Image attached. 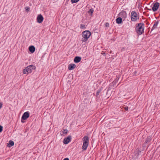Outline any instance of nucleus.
<instances>
[{"mask_svg": "<svg viewBox=\"0 0 160 160\" xmlns=\"http://www.w3.org/2000/svg\"><path fill=\"white\" fill-rule=\"evenodd\" d=\"M144 25L142 23H140L138 24L136 27V32L138 34L141 35L144 32Z\"/></svg>", "mask_w": 160, "mask_h": 160, "instance_id": "obj_1", "label": "nucleus"}, {"mask_svg": "<svg viewBox=\"0 0 160 160\" xmlns=\"http://www.w3.org/2000/svg\"><path fill=\"white\" fill-rule=\"evenodd\" d=\"M91 35V32L89 31H85L82 32V36L83 38L82 39V41L83 42H85L87 41Z\"/></svg>", "mask_w": 160, "mask_h": 160, "instance_id": "obj_2", "label": "nucleus"}, {"mask_svg": "<svg viewBox=\"0 0 160 160\" xmlns=\"http://www.w3.org/2000/svg\"><path fill=\"white\" fill-rule=\"evenodd\" d=\"M35 69V67L33 65H29L25 69L23 70V74H28L31 73L33 70Z\"/></svg>", "mask_w": 160, "mask_h": 160, "instance_id": "obj_3", "label": "nucleus"}, {"mask_svg": "<svg viewBox=\"0 0 160 160\" xmlns=\"http://www.w3.org/2000/svg\"><path fill=\"white\" fill-rule=\"evenodd\" d=\"M131 18L132 21L135 22L139 19V17L136 12L132 11L131 14Z\"/></svg>", "mask_w": 160, "mask_h": 160, "instance_id": "obj_4", "label": "nucleus"}, {"mask_svg": "<svg viewBox=\"0 0 160 160\" xmlns=\"http://www.w3.org/2000/svg\"><path fill=\"white\" fill-rule=\"evenodd\" d=\"M29 116V114L28 112H25L22 115L21 118V122H24V121L23 120H25L28 118Z\"/></svg>", "mask_w": 160, "mask_h": 160, "instance_id": "obj_5", "label": "nucleus"}, {"mask_svg": "<svg viewBox=\"0 0 160 160\" xmlns=\"http://www.w3.org/2000/svg\"><path fill=\"white\" fill-rule=\"evenodd\" d=\"M159 3L158 2H155L153 3V6L152 8V10L153 12L156 11L159 8Z\"/></svg>", "mask_w": 160, "mask_h": 160, "instance_id": "obj_6", "label": "nucleus"}, {"mask_svg": "<svg viewBox=\"0 0 160 160\" xmlns=\"http://www.w3.org/2000/svg\"><path fill=\"white\" fill-rule=\"evenodd\" d=\"M43 20V18L41 14H39L38 15L37 18V22L39 23H42Z\"/></svg>", "mask_w": 160, "mask_h": 160, "instance_id": "obj_7", "label": "nucleus"}, {"mask_svg": "<svg viewBox=\"0 0 160 160\" xmlns=\"http://www.w3.org/2000/svg\"><path fill=\"white\" fill-rule=\"evenodd\" d=\"M71 137L70 136H68L67 138H66L64 139V143L65 144H68L71 141Z\"/></svg>", "mask_w": 160, "mask_h": 160, "instance_id": "obj_8", "label": "nucleus"}, {"mask_svg": "<svg viewBox=\"0 0 160 160\" xmlns=\"http://www.w3.org/2000/svg\"><path fill=\"white\" fill-rule=\"evenodd\" d=\"M83 141V143L88 144L89 143V139L87 136H85L83 137L82 139Z\"/></svg>", "mask_w": 160, "mask_h": 160, "instance_id": "obj_9", "label": "nucleus"}, {"mask_svg": "<svg viewBox=\"0 0 160 160\" xmlns=\"http://www.w3.org/2000/svg\"><path fill=\"white\" fill-rule=\"evenodd\" d=\"M119 15L122 18H126L127 17V13L124 11H122L119 13Z\"/></svg>", "mask_w": 160, "mask_h": 160, "instance_id": "obj_10", "label": "nucleus"}, {"mask_svg": "<svg viewBox=\"0 0 160 160\" xmlns=\"http://www.w3.org/2000/svg\"><path fill=\"white\" fill-rule=\"evenodd\" d=\"M76 66L74 64L71 63L68 65V68L69 70L74 69L76 68Z\"/></svg>", "mask_w": 160, "mask_h": 160, "instance_id": "obj_11", "label": "nucleus"}, {"mask_svg": "<svg viewBox=\"0 0 160 160\" xmlns=\"http://www.w3.org/2000/svg\"><path fill=\"white\" fill-rule=\"evenodd\" d=\"M29 51L31 53L34 52L35 50V48L33 46H31L29 48Z\"/></svg>", "mask_w": 160, "mask_h": 160, "instance_id": "obj_12", "label": "nucleus"}, {"mask_svg": "<svg viewBox=\"0 0 160 160\" xmlns=\"http://www.w3.org/2000/svg\"><path fill=\"white\" fill-rule=\"evenodd\" d=\"M88 145V144L83 143L82 147V149L84 151L86 150L87 149Z\"/></svg>", "mask_w": 160, "mask_h": 160, "instance_id": "obj_13", "label": "nucleus"}, {"mask_svg": "<svg viewBox=\"0 0 160 160\" xmlns=\"http://www.w3.org/2000/svg\"><path fill=\"white\" fill-rule=\"evenodd\" d=\"M158 22H159L158 21H156L155 22V23L153 25V26L152 28V30H154L155 28H157V26L158 24Z\"/></svg>", "mask_w": 160, "mask_h": 160, "instance_id": "obj_14", "label": "nucleus"}, {"mask_svg": "<svg viewBox=\"0 0 160 160\" xmlns=\"http://www.w3.org/2000/svg\"><path fill=\"white\" fill-rule=\"evenodd\" d=\"M116 22L117 23H121L122 22V18L120 17L116 19Z\"/></svg>", "mask_w": 160, "mask_h": 160, "instance_id": "obj_15", "label": "nucleus"}, {"mask_svg": "<svg viewBox=\"0 0 160 160\" xmlns=\"http://www.w3.org/2000/svg\"><path fill=\"white\" fill-rule=\"evenodd\" d=\"M152 139L150 137H148L145 141V142L146 143H148L151 141Z\"/></svg>", "mask_w": 160, "mask_h": 160, "instance_id": "obj_16", "label": "nucleus"}, {"mask_svg": "<svg viewBox=\"0 0 160 160\" xmlns=\"http://www.w3.org/2000/svg\"><path fill=\"white\" fill-rule=\"evenodd\" d=\"M14 144V143L13 141H11V140H10L9 141V142H8V144L9 147H11V146H13Z\"/></svg>", "mask_w": 160, "mask_h": 160, "instance_id": "obj_17", "label": "nucleus"}, {"mask_svg": "<svg viewBox=\"0 0 160 160\" xmlns=\"http://www.w3.org/2000/svg\"><path fill=\"white\" fill-rule=\"evenodd\" d=\"M94 10L92 9H89V10L88 11V14H89L91 15H92V13L93 12Z\"/></svg>", "mask_w": 160, "mask_h": 160, "instance_id": "obj_18", "label": "nucleus"}, {"mask_svg": "<svg viewBox=\"0 0 160 160\" xmlns=\"http://www.w3.org/2000/svg\"><path fill=\"white\" fill-rule=\"evenodd\" d=\"M101 89H99L97 91V93L96 94V96L97 97H98L99 95V93L101 92Z\"/></svg>", "mask_w": 160, "mask_h": 160, "instance_id": "obj_19", "label": "nucleus"}, {"mask_svg": "<svg viewBox=\"0 0 160 160\" xmlns=\"http://www.w3.org/2000/svg\"><path fill=\"white\" fill-rule=\"evenodd\" d=\"M81 58L79 56H76L74 58L73 60H81Z\"/></svg>", "mask_w": 160, "mask_h": 160, "instance_id": "obj_20", "label": "nucleus"}, {"mask_svg": "<svg viewBox=\"0 0 160 160\" xmlns=\"http://www.w3.org/2000/svg\"><path fill=\"white\" fill-rule=\"evenodd\" d=\"M80 28L81 29L85 28V26L84 24H81L80 25Z\"/></svg>", "mask_w": 160, "mask_h": 160, "instance_id": "obj_21", "label": "nucleus"}, {"mask_svg": "<svg viewBox=\"0 0 160 160\" xmlns=\"http://www.w3.org/2000/svg\"><path fill=\"white\" fill-rule=\"evenodd\" d=\"M79 0H71V2L72 3H76L78 2Z\"/></svg>", "mask_w": 160, "mask_h": 160, "instance_id": "obj_22", "label": "nucleus"}, {"mask_svg": "<svg viewBox=\"0 0 160 160\" xmlns=\"http://www.w3.org/2000/svg\"><path fill=\"white\" fill-rule=\"evenodd\" d=\"M68 131L67 129H64L63 131V133L64 134H66L68 133Z\"/></svg>", "mask_w": 160, "mask_h": 160, "instance_id": "obj_23", "label": "nucleus"}, {"mask_svg": "<svg viewBox=\"0 0 160 160\" xmlns=\"http://www.w3.org/2000/svg\"><path fill=\"white\" fill-rule=\"evenodd\" d=\"M105 26L106 27H109V23L108 22H106L105 23Z\"/></svg>", "mask_w": 160, "mask_h": 160, "instance_id": "obj_24", "label": "nucleus"}, {"mask_svg": "<svg viewBox=\"0 0 160 160\" xmlns=\"http://www.w3.org/2000/svg\"><path fill=\"white\" fill-rule=\"evenodd\" d=\"M25 9L26 11H29L30 8L29 7H25Z\"/></svg>", "mask_w": 160, "mask_h": 160, "instance_id": "obj_25", "label": "nucleus"}, {"mask_svg": "<svg viewBox=\"0 0 160 160\" xmlns=\"http://www.w3.org/2000/svg\"><path fill=\"white\" fill-rule=\"evenodd\" d=\"M128 108L130 109V108L128 106H127V107H125L124 108L125 110L126 111H128Z\"/></svg>", "mask_w": 160, "mask_h": 160, "instance_id": "obj_26", "label": "nucleus"}, {"mask_svg": "<svg viewBox=\"0 0 160 160\" xmlns=\"http://www.w3.org/2000/svg\"><path fill=\"white\" fill-rule=\"evenodd\" d=\"M2 129H3L2 126L0 125V132H1L2 131Z\"/></svg>", "mask_w": 160, "mask_h": 160, "instance_id": "obj_27", "label": "nucleus"}, {"mask_svg": "<svg viewBox=\"0 0 160 160\" xmlns=\"http://www.w3.org/2000/svg\"><path fill=\"white\" fill-rule=\"evenodd\" d=\"M2 102H0V109L2 108Z\"/></svg>", "mask_w": 160, "mask_h": 160, "instance_id": "obj_28", "label": "nucleus"}, {"mask_svg": "<svg viewBox=\"0 0 160 160\" xmlns=\"http://www.w3.org/2000/svg\"><path fill=\"white\" fill-rule=\"evenodd\" d=\"M75 63H78L79 62L81 61H74Z\"/></svg>", "mask_w": 160, "mask_h": 160, "instance_id": "obj_29", "label": "nucleus"}, {"mask_svg": "<svg viewBox=\"0 0 160 160\" xmlns=\"http://www.w3.org/2000/svg\"><path fill=\"white\" fill-rule=\"evenodd\" d=\"M63 160H69V159L68 158H64Z\"/></svg>", "mask_w": 160, "mask_h": 160, "instance_id": "obj_30", "label": "nucleus"}, {"mask_svg": "<svg viewBox=\"0 0 160 160\" xmlns=\"http://www.w3.org/2000/svg\"><path fill=\"white\" fill-rule=\"evenodd\" d=\"M108 89H109V88L108 89V90H108Z\"/></svg>", "mask_w": 160, "mask_h": 160, "instance_id": "obj_31", "label": "nucleus"}]
</instances>
